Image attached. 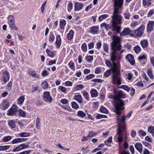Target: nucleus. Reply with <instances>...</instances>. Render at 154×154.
Wrapping results in <instances>:
<instances>
[{
  "label": "nucleus",
  "mask_w": 154,
  "mask_h": 154,
  "mask_svg": "<svg viewBox=\"0 0 154 154\" xmlns=\"http://www.w3.org/2000/svg\"><path fill=\"white\" fill-rule=\"evenodd\" d=\"M124 0H114V10L111 16V23L112 24V30L116 34L120 32L121 27L120 25L122 24V16L119 14V9H121L123 6Z\"/></svg>",
  "instance_id": "f257e3e1"
},
{
  "label": "nucleus",
  "mask_w": 154,
  "mask_h": 154,
  "mask_svg": "<svg viewBox=\"0 0 154 154\" xmlns=\"http://www.w3.org/2000/svg\"><path fill=\"white\" fill-rule=\"evenodd\" d=\"M132 112L131 111L127 114L126 116H123L121 119L118 116L117 118V120L118 123V127L117 128V131L115 136L118 142L120 144L122 142L124 139L126 141L127 137L125 131V119L126 118H129L131 116Z\"/></svg>",
  "instance_id": "f03ea898"
},
{
  "label": "nucleus",
  "mask_w": 154,
  "mask_h": 154,
  "mask_svg": "<svg viewBox=\"0 0 154 154\" xmlns=\"http://www.w3.org/2000/svg\"><path fill=\"white\" fill-rule=\"evenodd\" d=\"M112 41L111 43L112 51L110 54L111 60L112 63L116 60L117 57V50H120L122 48V46L120 44V38L116 35H114L112 37Z\"/></svg>",
  "instance_id": "7ed1b4c3"
},
{
  "label": "nucleus",
  "mask_w": 154,
  "mask_h": 154,
  "mask_svg": "<svg viewBox=\"0 0 154 154\" xmlns=\"http://www.w3.org/2000/svg\"><path fill=\"white\" fill-rule=\"evenodd\" d=\"M116 97V102L114 105L116 109V112L117 115H120L121 113V111L123 109L122 106L124 105L123 101L120 99V98H125L126 95L123 94L122 92L120 91L115 93Z\"/></svg>",
  "instance_id": "20e7f679"
},
{
  "label": "nucleus",
  "mask_w": 154,
  "mask_h": 154,
  "mask_svg": "<svg viewBox=\"0 0 154 154\" xmlns=\"http://www.w3.org/2000/svg\"><path fill=\"white\" fill-rule=\"evenodd\" d=\"M111 66L112 67L110 69H111L113 73L112 82L114 84H116L120 85L121 84L120 71L117 69V65L116 63H113Z\"/></svg>",
  "instance_id": "39448f33"
},
{
  "label": "nucleus",
  "mask_w": 154,
  "mask_h": 154,
  "mask_svg": "<svg viewBox=\"0 0 154 154\" xmlns=\"http://www.w3.org/2000/svg\"><path fill=\"white\" fill-rule=\"evenodd\" d=\"M145 28L144 25H141L137 29L131 31L130 35L135 38L140 37L143 35Z\"/></svg>",
  "instance_id": "423d86ee"
},
{
  "label": "nucleus",
  "mask_w": 154,
  "mask_h": 154,
  "mask_svg": "<svg viewBox=\"0 0 154 154\" xmlns=\"http://www.w3.org/2000/svg\"><path fill=\"white\" fill-rule=\"evenodd\" d=\"M17 109V107L14 104L8 110V112L7 113V114L8 116H10L16 115L18 112Z\"/></svg>",
  "instance_id": "0eeeda50"
},
{
  "label": "nucleus",
  "mask_w": 154,
  "mask_h": 154,
  "mask_svg": "<svg viewBox=\"0 0 154 154\" xmlns=\"http://www.w3.org/2000/svg\"><path fill=\"white\" fill-rule=\"evenodd\" d=\"M43 97L45 101L47 102L51 103L52 100L53 98L51 96L50 93L49 92H45Z\"/></svg>",
  "instance_id": "6e6552de"
},
{
  "label": "nucleus",
  "mask_w": 154,
  "mask_h": 154,
  "mask_svg": "<svg viewBox=\"0 0 154 154\" xmlns=\"http://www.w3.org/2000/svg\"><path fill=\"white\" fill-rule=\"evenodd\" d=\"M29 146L28 145H26L25 144L23 143L19 145V146L16 147L13 150V152L19 151L21 150L26 149Z\"/></svg>",
  "instance_id": "1a4fd4ad"
},
{
  "label": "nucleus",
  "mask_w": 154,
  "mask_h": 154,
  "mask_svg": "<svg viewBox=\"0 0 154 154\" xmlns=\"http://www.w3.org/2000/svg\"><path fill=\"white\" fill-rule=\"evenodd\" d=\"M147 25L146 30L147 32H151L153 30L154 26V21H149Z\"/></svg>",
  "instance_id": "9d476101"
},
{
  "label": "nucleus",
  "mask_w": 154,
  "mask_h": 154,
  "mask_svg": "<svg viewBox=\"0 0 154 154\" xmlns=\"http://www.w3.org/2000/svg\"><path fill=\"white\" fill-rule=\"evenodd\" d=\"M126 58L130 62L131 64L133 65L135 64V60L133 56L131 54H128L126 57Z\"/></svg>",
  "instance_id": "9b49d317"
},
{
  "label": "nucleus",
  "mask_w": 154,
  "mask_h": 154,
  "mask_svg": "<svg viewBox=\"0 0 154 154\" xmlns=\"http://www.w3.org/2000/svg\"><path fill=\"white\" fill-rule=\"evenodd\" d=\"M83 7V5L82 3L76 2L75 4L74 10L75 11H79L82 9Z\"/></svg>",
  "instance_id": "f8f14e48"
},
{
  "label": "nucleus",
  "mask_w": 154,
  "mask_h": 154,
  "mask_svg": "<svg viewBox=\"0 0 154 154\" xmlns=\"http://www.w3.org/2000/svg\"><path fill=\"white\" fill-rule=\"evenodd\" d=\"M131 31L130 29L129 28H125L122 32L120 33V35L122 36H125L128 34L130 35Z\"/></svg>",
  "instance_id": "ddd939ff"
},
{
  "label": "nucleus",
  "mask_w": 154,
  "mask_h": 154,
  "mask_svg": "<svg viewBox=\"0 0 154 154\" xmlns=\"http://www.w3.org/2000/svg\"><path fill=\"white\" fill-rule=\"evenodd\" d=\"M3 79V81L5 83H6L9 80V74L7 71H6L4 72Z\"/></svg>",
  "instance_id": "4468645a"
},
{
  "label": "nucleus",
  "mask_w": 154,
  "mask_h": 154,
  "mask_svg": "<svg viewBox=\"0 0 154 154\" xmlns=\"http://www.w3.org/2000/svg\"><path fill=\"white\" fill-rule=\"evenodd\" d=\"M99 27L97 26H94L91 28L90 32L92 34H95L98 32Z\"/></svg>",
  "instance_id": "2eb2a0df"
},
{
  "label": "nucleus",
  "mask_w": 154,
  "mask_h": 154,
  "mask_svg": "<svg viewBox=\"0 0 154 154\" xmlns=\"http://www.w3.org/2000/svg\"><path fill=\"white\" fill-rule=\"evenodd\" d=\"M28 73L30 75L32 76L33 77L37 78L39 77V75L37 74L35 70L32 69H29L28 71Z\"/></svg>",
  "instance_id": "dca6fc26"
},
{
  "label": "nucleus",
  "mask_w": 154,
  "mask_h": 154,
  "mask_svg": "<svg viewBox=\"0 0 154 154\" xmlns=\"http://www.w3.org/2000/svg\"><path fill=\"white\" fill-rule=\"evenodd\" d=\"M74 99L79 103H82L83 102L82 98L81 95H77L74 96Z\"/></svg>",
  "instance_id": "f3484780"
},
{
  "label": "nucleus",
  "mask_w": 154,
  "mask_h": 154,
  "mask_svg": "<svg viewBox=\"0 0 154 154\" xmlns=\"http://www.w3.org/2000/svg\"><path fill=\"white\" fill-rule=\"evenodd\" d=\"M9 103L6 100H4L2 102L3 109L4 110H6L9 106Z\"/></svg>",
  "instance_id": "a211bd4d"
},
{
  "label": "nucleus",
  "mask_w": 154,
  "mask_h": 154,
  "mask_svg": "<svg viewBox=\"0 0 154 154\" xmlns=\"http://www.w3.org/2000/svg\"><path fill=\"white\" fill-rule=\"evenodd\" d=\"M135 148L139 151L140 153H141L142 152V144L140 143H137L135 145Z\"/></svg>",
  "instance_id": "6ab92c4d"
},
{
  "label": "nucleus",
  "mask_w": 154,
  "mask_h": 154,
  "mask_svg": "<svg viewBox=\"0 0 154 154\" xmlns=\"http://www.w3.org/2000/svg\"><path fill=\"white\" fill-rule=\"evenodd\" d=\"M56 44L57 48H59L60 47L61 44V39L60 35L57 36Z\"/></svg>",
  "instance_id": "aec40b11"
},
{
  "label": "nucleus",
  "mask_w": 154,
  "mask_h": 154,
  "mask_svg": "<svg viewBox=\"0 0 154 154\" xmlns=\"http://www.w3.org/2000/svg\"><path fill=\"white\" fill-rule=\"evenodd\" d=\"M140 43L141 46L144 48H147L148 46V41L146 40H143L140 42Z\"/></svg>",
  "instance_id": "412c9836"
},
{
  "label": "nucleus",
  "mask_w": 154,
  "mask_h": 154,
  "mask_svg": "<svg viewBox=\"0 0 154 154\" xmlns=\"http://www.w3.org/2000/svg\"><path fill=\"white\" fill-rule=\"evenodd\" d=\"M74 33L73 30H71L69 31L67 35V38L68 40H71L72 39L74 35Z\"/></svg>",
  "instance_id": "4be33fe9"
},
{
  "label": "nucleus",
  "mask_w": 154,
  "mask_h": 154,
  "mask_svg": "<svg viewBox=\"0 0 154 154\" xmlns=\"http://www.w3.org/2000/svg\"><path fill=\"white\" fill-rule=\"evenodd\" d=\"M15 122L12 120H9L8 122V125L12 128H14L15 127Z\"/></svg>",
  "instance_id": "5701e85b"
},
{
  "label": "nucleus",
  "mask_w": 154,
  "mask_h": 154,
  "mask_svg": "<svg viewBox=\"0 0 154 154\" xmlns=\"http://www.w3.org/2000/svg\"><path fill=\"white\" fill-rule=\"evenodd\" d=\"M18 112L17 114L20 116L24 117L26 116V114L25 112L23 111L22 110L19 109L18 110H17Z\"/></svg>",
  "instance_id": "b1692460"
},
{
  "label": "nucleus",
  "mask_w": 154,
  "mask_h": 154,
  "mask_svg": "<svg viewBox=\"0 0 154 154\" xmlns=\"http://www.w3.org/2000/svg\"><path fill=\"white\" fill-rule=\"evenodd\" d=\"M92 97H95L98 96V93L96 90H92L91 91Z\"/></svg>",
  "instance_id": "393cba45"
},
{
  "label": "nucleus",
  "mask_w": 154,
  "mask_h": 154,
  "mask_svg": "<svg viewBox=\"0 0 154 154\" xmlns=\"http://www.w3.org/2000/svg\"><path fill=\"white\" fill-rule=\"evenodd\" d=\"M152 0H143V4L144 6H145L147 5L148 6H149L151 3L150 2Z\"/></svg>",
  "instance_id": "a878e982"
},
{
  "label": "nucleus",
  "mask_w": 154,
  "mask_h": 154,
  "mask_svg": "<svg viewBox=\"0 0 154 154\" xmlns=\"http://www.w3.org/2000/svg\"><path fill=\"white\" fill-rule=\"evenodd\" d=\"M10 27L15 30H18V29L16 26V25L15 23V22H11L9 23Z\"/></svg>",
  "instance_id": "bb28decb"
},
{
  "label": "nucleus",
  "mask_w": 154,
  "mask_h": 154,
  "mask_svg": "<svg viewBox=\"0 0 154 154\" xmlns=\"http://www.w3.org/2000/svg\"><path fill=\"white\" fill-rule=\"evenodd\" d=\"M46 52L48 56L51 57H53L54 56V53L53 51H50L48 49H47Z\"/></svg>",
  "instance_id": "cd10ccee"
},
{
  "label": "nucleus",
  "mask_w": 154,
  "mask_h": 154,
  "mask_svg": "<svg viewBox=\"0 0 154 154\" xmlns=\"http://www.w3.org/2000/svg\"><path fill=\"white\" fill-rule=\"evenodd\" d=\"M68 65L70 68L73 71L75 70V66L74 63L72 61H70L68 64Z\"/></svg>",
  "instance_id": "c85d7f7f"
},
{
  "label": "nucleus",
  "mask_w": 154,
  "mask_h": 154,
  "mask_svg": "<svg viewBox=\"0 0 154 154\" xmlns=\"http://www.w3.org/2000/svg\"><path fill=\"white\" fill-rule=\"evenodd\" d=\"M77 115L78 116L83 118L86 116V113L83 111L80 110L78 112Z\"/></svg>",
  "instance_id": "c756f323"
},
{
  "label": "nucleus",
  "mask_w": 154,
  "mask_h": 154,
  "mask_svg": "<svg viewBox=\"0 0 154 154\" xmlns=\"http://www.w3.org/2000/svg\"><path fill=\"white\" fill-rule=\"evenodd\" d=\"M25 97L23 96H21L18 99V103L19 104H21L23 103L24 101Z\"/></svg>",
  "instance_id": "7c9ffc66"
},
{
  "label": "nucleus",
  "mask_w": 154,
  "mask_h": 154,
  "mask_svg": "<svg viewBox=\"0 0 154 154\" xmlns=\"http://www.w3.org/2000/svg\"><path fill=\"white\" fill-rule=\"evenodd\" d=\"M71 104L72 108L74 109H77L79 107L78 104L75 102H72Z\"/></svg>",
  "instance_id": "2f4dec72"
},
{
  "label": "nucleus",
  "mask_w": 154,
  "mask_h": 154,
  "mask_svg": "<svg viewBox=\"0 0 154 154\" xmlns=\"http://www.w3.org/2000/svg\"><path fill=\"white\" fill-rule=\"evenodd\" d=\"M83 88V86L82 84H80L77 85L74 88L75 91H79L82 90Z\"/></svg>",
  "instance_id": "473e14b6"
},
{
  "label": "nucleus",
  "mask_w": 154,
  "mask_h": 154,
  "mask_svg": "<svg viewBox=\"0 0 154 154\" xmlns=\"http://www.w3.org/2000/svg\"><path fill=\"white\" fill-rule=\"evenodd\" d=\"M36 126L37 128L38 129L40 128V119L39 117H37L36 119Z\"/></svg>",
  "instance_id": "72a5a7b5"
},
{
  "label": "nucleus",
  "mask_w": 154,
  "mask_h": 154,
  "mask_svg": "<svg viewBox=\"0 0 154 154\" xmlns=\"http://www.w3.org/2000/svg\"><path fill=\"white\" fill-rule=\"evenodd\" d=\"M148 132L152 134V136H154V127L150 126L148 128Z\"/></svg>",
  "instance_id": "f704fd0d"
},
{
  "label": "nucleus",
  "mask_w": 154,
  "mask_h": 154,
  "mask_svg": "<svg viewBox=\"0 0 154 154\" xmlns=\"http://www.w3.org/2000/svg\"><path fill=\"white\" fill-rule=\"evenodd\" d=\"M20 136L21 137H27L30 135L29 133L22 132L19 134Z\"/></svg>",
  "instance_id": "c9c22d12"
},
{
  "label": "nucleus",
  "mask_w": 154,
  "mask_h": 154,
  "mask_svg": "<svg viewBox=\"0 0 154 154\" xmlns=\"http://www.w3.org/2000/svg\"><path fill=\"white\" fill-rule=\"evenodd\" d=\"M10 146H0V151H4L9 149Z\"/></svg>",
  "instance_id": "e433bc0d"
},
{
  "label": "nucleus",
  "mask_w": 154,
  "mask_h": 154,
  "mask_svg": "<svg viewBox=\"0 0 154 154\" xmlns=\"http://www.w3.org/2000/svg\"><path fill=\"white\" fill-rule=\"evenodd\" d=\"M83 95L85 99L88 100H89V95L87 92H86L85 91H84Z\"/></svg>",
  "instance_id": "4c0bfd02"
},
{
  "label": "nucleus",
  "mask_w": 154,
  "mask_h": 154,
  "mask_svg": "<svg viewBox=\"0 0 154 154\" xmlns=\"http://www.w3.org/2000/svg\"><path fill=\"white\" fill-rule=\"evenodd\" d=\"M55 39V37L53 35V33L52 32H51L50 33V34L49 36V41L50 42H53Z\"/></svg>",
  "instance_id": "58836bf2"
},
{
  "label": "nucleus",
  "mask_w": 154,
  "mask_h": 154,
  "mask_svg": "<svg viewBox=\"0 0 154 154\" xmlns=\"http://www.w3.org/2000/svg\"><path fill=\"white\" fill-rule=\"evenodd\" d=\"M134 50L135 52L137 54L140 52L141 51V48L139 46L137 45L134 47Z\"/></svg>",
  "instance_id": "ea45409f"
},
{
  "label": "nucleus",
  "mask_w": 154,
  "mask_h": 154,
  "mask_svg": "<svg viewBox=\"0 0 154 154\" xmlns=\"http://www.w3.org/2000/svg\"><path fill=\"white\" fill-rule=\"evenodd\" d=\"M42 86V88L46 90L48 89V85L46 81H45L43 82Z\"/></svg>",
  "instance_id": "a19ab883"
},
{
  "label": "nucleus",
  "mask_w": 154,
  "mask_h": 154,
  "mask_svg": "<svg viewBox=\"0 0 154 154\" xmlns=\"http://www.w3.org/2000/svg\"><path fill=\"white\" fill-rule=\"evenodd\" d=\"M97 134V133L93 131H91L89 132L88 134V137H93L94 136H96Z\"/></svg>",
  "instance_id": "79ce46f5"
},
{
  "label": "nucleus",
  "mask_w": 154,
  "mask_h": 154,
  "mask_svg": "<svg viewBox=\"0 0 154 154\" xmlns=\"http://www.w3.org/2000/svg\"><path fill=\"white\" fill-rule=\"evenodd\" d=\"M8 21L9 23L15 22V19L14 17L12 15H10L8 17Z\"/></svg>",
  "instance_id": "37998d69"
},
{
  "label": "nucleus",
  "mask_w": 154,
  "mask_h": 154,
  "mask_svg": "<svg viewBox=\"0 0 154 154\" xmlns=\"http://www.w3.org/2000/svg\"><path fill=\"white\" fill-rule=\"evenodd\" d=\"M108 15L107 14H104L100 16L99 17V19L100 21L102 20H103L106 19L108 17Z\"/></svg>",
  "instance_id": "c03bdc74"
},
{
  "label": "nucleus",
  "mask_w": 154,
  "mask_h": 154,
  "mask_svg": "<svg viewBox=\"0 0 154 154\" xmlns=\"http://www.w3.org/2000/svg\"><path fill=\"white\" fill-rule=\"evenodd\" d=\"M66 24V21L64 20L61 21L60 22V25L61 28L62 29H63L64 28V26Z\"/></svg>",
  "instance_id": "a18cd8bd"
},
{
  "label": "nucleus",
  "mask_w": 154,
  "mask_h": 154,
  "mask_svg": "<svg viewBox=\"0 0 154 154\" xmlns=\"http://www.w3.org/2000/svg\"><path fill=\"white\" fill-rule=\"evenodd\" d=\"M100 111L102 113H107L108 112V110L103 106H102L100 108Z\"/></svg>",
  "instance_id": "49530a36"
},
{
  "label": "nucleus",
  "mask_w": 154,
  "mask_h": 154,
  "mask_svg": "<svg viewBox=\"0 0 154 154\" xmlns=\"http://www.w3.org/2000/svg\"><path fill=\"white\" fill-rule=\"evenodd\" d=\"M109 26V25L108 24H106V23H102L100 25V27L101 28H103L104 27L106 30H108V27Z\"/></svg>",
  "instance_id": "de8ad7c7"
},
{
  "label": "nucleus",
  "mask_w": 154,
  "mask_h": 154,
  "mask_svg": "<svg viewBox=\"0 0 154 154\" xmlns=\"http://www.w3.org/2000/svg\"><path fill=\"white\" fill-rule=\"evenodd\" d=\"M124 17L126 19L129 20L130 19V14L128 12H126L124 14Z\"/></svg>",
  "instance_id": "09e8293b"
},
{
  "label": "nucleus",
  "mask_w": 154,
  "mask_h": 154,
  "mask_svg": "<svg viewBox=\"0 0 154 154\" xmlns=\"http://www.w3.org/2000/svg\"><path fill=\"white\" fill-rule=\"evenodd\" d=\"M11 136H8L5 137L3 139V141L4 142H7L8 141L11 140Z\"/></svg>",
  "instance_id": "8fccbe9b"
},
{
  "label": "nucleus",
  "mask_w": 154,
  "mask_h": 154,
  "mask_svg": "<svg viewBox=\"0 0 154 154\" xmlns=\"http://www.w3.org/2000/svg\"><path fill=\"white\" fill-rule=\"evenodd\" d=\"M73 7V5L72 3L70 1L69 2V4L68 5V10L69 12H70L72 10Z\"/></svg>",
  "instance_id": "3c124183"
},
{
  "label": "nucleus",
  "mask_w": 154,
  "mask_h": 154,
  "mask_svg": "<svg viewBox=\"0 0 154 154\" xmlns=\"http://www.w3.org/2000/svg\"><path fill=\"white\" fill-rule=\"evenodd\" d=\"M20 140V138H18L12 140V143L13 144H15L21 142Z\"/></svg>",
  "instance_id": "603ef678"
},
{
  "label": "nucleus",
  "mask_w": 154,
  "mask_h": 154,
  "mask_svg": "<svg viewBox=\"0 0 154 154\" xmlns=\"http://www.w3.org/2000/svg\"><path fill=\"white\" fill-rule=\"evenodd\" d=\"M104 50L106 52L108 53V45L106 44H104L103 45Z\"/></svg>",
  "instance_id": "864d4df0"
},
{
  "label": "nucleus",
  "mask_w": 154,
  "mask_h": 154,
  "mask_svg": "<svg viewBox=\"0 0 154 154\" xmlns=\"http://www.w3.org/2000/svg\"><path fill=\"white\" fill-rule=\"evenodd\" d=\"M147 73L148 75L151 78H153V75L152 70L151 69H149L148 70Z\"/></svg>",
  "instance_id": "5fc2aeb1"
},
{
  "label": "nucleus",
  "mask_w": 154,
  "mask_h": 154,
  "mask_svg": "<svg viewBox=\"0 0 154 154\" xmlns=\"http://www.w3.org/2000/svg\"><path fill=\"white\" fill-rule=\"evenodd\" d=\"M111 69H109L104 73V76L106 77H108L111 74Z\"/></svg>",
  "instance_id": "6e6d98bb"
},
{
  "label": "nucleus",
  "mask_w": 154,
  "mask_h": 154,
  "mask_svg": "<svg viewBox=\"0 0 154 154\" xmlns=\"http://www.w3.org/2000/svg\"><path fill=\"white\" fill-rule=\"evenodd\" d=\"M138 133L140 135L142 136H144L146 135V133L142 130H139Z\"/></svg>",
  "instance_id": "4d7b16f0"
},
{
  "label": "nucleus",
  "mask_w": 154,
  "mask_h": 154,
  "mask_svg": "<svg viewBox=\"0 0 154 154\" xmlns=\"http://www.w3.org/2000/svg\"><path fill=\"white\" fill-rule=\"evenodd\" d=\"M137 21H133L131 23L130 26L131 28H134L137 25Z\"/></svg>",
  "instance_id": "13d9d810"
},
{
  "label": "nucleus",
  "mask_w": 154,
  "mask_h": 154,
  "mask_svg": "<svg viewBox=\"0 0 154 154\" xmlns=\"http://www.w3.org/2000/svg\"><path fill=\"white\" fill-rule=\"evenodd\" d=\"M121 88L124 90L128 91H129L130 90V88L127 86L125 85H122L121 86Z\"/></svg>",
  "instance_id": "bf43d9fd"
},
{
  "label": "nucleus",
  "mask_w": 154,
  "mask_h": 154,
  "mask_svg": "<svg viewBox=\"0 0 154 154\" xmlns=\"http://www.w3.org/2000/svg\"><path fill=\"white\" fill-rule=\"evenodd\" d=\"M82 49L83 51H86L87 50V46L85 43L82 44Z\"/></svg>",
  "instance_id": "052dcab7"
},
{
  "label": "nucleus",
  "mask_w": 154,
  "mask_h": 154,
  "mask_svg": "<svg viewBox=\"0 0 154 154\" xmlns=\"http://www.w3.org/2000/svg\"><path fill=\"white\" fill-rule=\"evenodd\" d=\"M49 74V72L46 70H44L42 72V75L43 77L47 76Z\"/></svg>",
  "instance_id": "680f3d73"
},
{
  "label": "nucleus",
  "mask_w": 154,
  "mask_h": 154,
  "mask_svg": "<svg viewBox=\"0 0 154 154\" xmlns=\"http://www.w3.org/2000/svg\"><path fill=\"white\" fill-rule=\"evenodd\" d=\"M59 89L62 92L64 93L66 91V88L62 86H59Z\"/></svg>",
  "instance_id": "e2e57ef3"
},
{
  "label": "nucleus",
  "mask_w": 154,
  "mask_h": 154,
  "mask_svg": "<svg viewBox=\"0 0 154 154\" xmlns=\"http://www.w3.org/2000/svg\"><path fill=\"white\" fill-rule=\"evenodd\" d=\"M109 97L110 99H114L115 101L114 105L116 104V95H113L110 94L109 95Z\"/></svg>",
  "instance_id": "0e129e2a"
},
{
  "label": "nucleus",
  "mask_w": 154,
  "mask_h": 154,
  "mask_svg": "<svg viewBox=\"0 0 154 154\" xmlns=\"http://www.w3.org/2000/svg\"><path fill=\"white\" fill-rule=\"evenodd\" d=\"M60 102L63 104H66L68 103V100L66 99H61Z\"/></svg>",
  "instance_id": "69168bd1"
},
{
  "label": "nucleus",
  "mask_w": 154,
  "mask_h": 154,
  "mask_svg": "<svg viewBox=\"0 0 154 154\" xmlns=\"http://www.w3.org/2000/svg\"><path fill=\"white\" fill-rule=\"evenodd\" d=\"M94 74H90L87 75L86 77V79H87V80H89L94 77Z\"/></svg>",
  "instance_id": "338daca9"
},
{
  "label": "nucleus",
  "mask_w": 154,
  "mask_h": 154,
  "mask_svg": "<svg viewBox=\"0 0 154 154\" xmlns=\"http://www.w3.org/2000/svg\"><path fill=\"white\" fill-rule=\"evenodd\" d=\"M31 150L25 151H24L20 153L19 154H29L31 152Z\"/></svg>",
  "instance_id": "774afa93"
}]
</instances>
